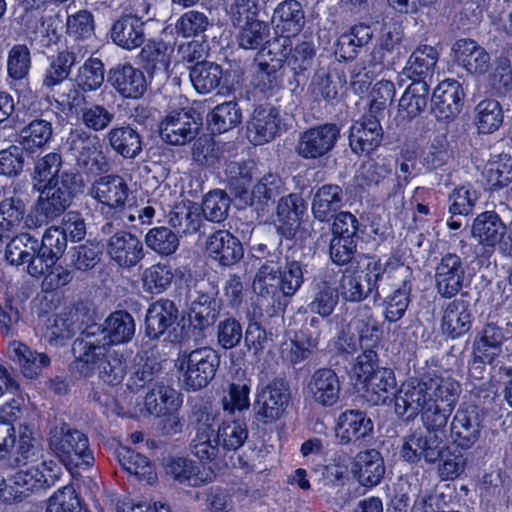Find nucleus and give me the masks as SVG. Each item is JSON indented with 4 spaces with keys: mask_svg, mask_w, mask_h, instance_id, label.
<instances>
[{
    "mask_svg": "<svg viewBox=\"0 0 512 512\" xmlns=\"http://www.w3.org/2000/svg\"><path fill=\"white\" fill-rule=\"evenodd\" d=\"M352 473L359 484L366 488L380 484L386 473L381 453L376 449L358 452L352 463Z\"/></svg>",
    "mask_w": 512,
    "mask_h": 512,
    "instance_id": "obj_28",
    "label": "nucleus"
},
{
    "mask_svg": "<svg viewBox=\"0 0 512 512\" xmlns=\"http://www.w3.org/2000/svg\"><path fill=\"white\" fill-rule=\"evenodd\" d=\"M114 112L103 104L89 103L77 117L78 121L89 131L101 132L114 120Z\"/></svg>",
    "mask_w": 512,
    "mask_h": 512,
    "instance_id": "obj_62",
    "label": "nucleus"
},
{
    "mask_svg": "<svg viewBox=\"0 0 512 512\" xmlns=\"http://www.w3.org/2000/svg\"><path fill=\"white\" fill-rule=\"evenodd\" d=\"M383 140V129L379 117L364 113L354 121L349 129V146L358 156H370L378 149Z\"/></svg>",
    "mask_w": 512,
    "mask_h": 512,
    "instance_id": "obj_18",
    "label": "nucleus"
},
{
    "mask_svg": "<svg viewBox=\"0 0 512 512\" xmlns=\"http://www.w3.org/2000/svg\"><path fill=\"white\" fill-rule=\"evenodd\" d=\"M26 205L20 196L5 197L0 202V230L18 232L22 224L26 226Z\"/></svg>",
    "mask_w": 512,
    "mask_h": 512,
    "instance_id": "obj_50",
    "label": "nucleus"
},
{
    "mask_svg": "<svg viewBox=\"0 0 512 512\" xmlns=\"http://www.w3.org/2000/svg\"><path fill=\"white\" fill-rule=\"evenodd\" d=\"M206 251L211 259L223 267H231L244 256L241 241L228 230H217L206 241Z\"/></svg>",
    "mask_w": 512,
    "mask_h": 512,
    "instance_id": "obj_23",
    "label": "nucleus"
},
{
    "mask_svg": "<svg viewBox=\"0 0 512 512\" xmlns=\"http://www.w3.org/2000/svg\"><path fill=\"white\" fill-rule=\"evenodd\" d=\"M40 243V262H44L45 271L54 266L67 249L68 240L57 226H51L44 232Z\"/></svg>",
    "mask_w": 512,
    "mask_h": 512,
    "instance_id": "obj_45",
    "label": "nucleus"
},
{
    "mask_svg": "<svg viewBox=\"0 0 512 512\" xmlns=\"http://www.w3.org/2000/svg\"><path fill=\"white\" fill-rule=\"evenodd\" d=\"M110 262L122 270H131L145 257L144 244L135 234L126 230L114 232L106 241Z\"/></svg>",
    "mask_w": 512,
    "mask_h": 512,
    "instance_id": "obj_13",
    "label": "nucleus"
},
{
    "mask_svg": "<svg viewBox=\"0 0 512 512\" xmlns=\"http://www.w3.org/2000/svg\"><path fill=\"white\" fill-rule=\"evenodd\" d=\"M95 179L90 188V196L97 202V209L106 222L102 225L103 234L114 230L113 222L122 220L127 207L130 189L123 177L109 174Z\"/></svg>",
    "mask_w": 512,
    "mask_h": 512,
    "instance_id": "obj_5",
    "label": "nucleus"
},
{
    "mask_svg": "<svg viewBox=\"0 0 512 512\" xmlns=\"http://www.w3.org/2000/svg\"><path fill=\"white\" fill-rule=\"evenodd\" d=\"M61 475L60 466L54 461H43L37 466L20 469L13 477L14 498L21 501L30 493L45 491L53 487Z\"/></svg>",
    "mask_w": 512,
    "mask_h": 512,
    "instance_id": "obj_8",
    "label": "nucleus"
},
{
    "mask_svg": "<svg viewBox=\"0 0 512 512\" xmlns=\"http://www.w3.org/2000/svg\"><path fill=\"white\" fill-rule=\"evenodd\" d=\"M203 125V119L194 108L173 110L159 124L162 140L179 146L194 140Z\"/></svg>",
    "mask_w": 512,
    "mask_h": 512,
    "instance_id": "obj_9",
    "label": "nucleus"
},
{
    "mask_svg": "<svg viewBox=\"0 0 512 512\" xmlns=\"http://www.w3.org/2000/svg\"><path fill=\"white\" fill-rule=\"evenodd\" d=\"M173 51V47L163 39H148L141 46L138 63L151 82L156 80L164 84L169 80Z\"/></svg>",
    "mask_w": 512,
    "mask_h": 512,
    "instance_id": "obj_12",
    "label": "nucleus"
},
{
    "mask_svg": "<svg viewBox=\"0 0 512 512\" xmlns=\"http://www.w3.org/2000/svg\"><path fill=\"white\" fill-rule=\"evenodd\" d=\"M297 254L302 256L297 249H289L283 257L272 256L260 265L254 282L261 293L275 295L281 292L284 296H292L300 289L307 265L297 259Z\"/></svg>",
    "mask_w": 512,
    "mask_h": 512,
    "instance_id": "obj_3",
    "label": "nucleus"
},
{
    "mask_svg": "<svg viewBox=\"0 0 512 512\" xmlns=\"http://www.w3.org/2000/svg\"><path fill=\"white\" fill-rule=\"evenodd\" d=\"M7 352L9 358L20 367L22 374L30 379L37 377L44 368L50 365L48 355L32 351L20 341H11Z\"/></svg>",
    "mask_w": 512,
    "mask_h": 512,
    "instance_id": "obj_35",
    "label": "nucleus"
},
{
    "mask_svg": "<svg viewBox=\"0 0 512 512\" xmlns=\"http://www.w3.org/2000/svg\"><path fill=\"white\" fill-rule=\"evenodd\" d=\"M237 35L239 47L245 50H264V46L270 41V26L264 20L249 22L238 26Z\"/></svg>",
    "mask_w": 512,
    "mask_h": 512,
    "instance_id": "obj_52",
    "label": "nucleus"
},
{
    "mask_svg": "<svg viewBox=\"0 0 512 512\" xmlns=\"http://www.w3.org/2000/svg\"><path fill=\"white\" fill-rule=\"evenodd\" d=\"M340 137V128L335 123H324L304 130L296 144L297 154L306 160H315L327 155Z\"/></svg>",
    "mask_w": 512,
    "mask_h": 512,
    "instance_id": "obj_14",
    "label": "nucleus"
},
{
    "mask_svg": "<svg viewBox=\"0 0 512 512\" xmlns=\"http://www.w3.org/2000/svg\"><path fill=\"white\" fill-rule=\"evenodd\" d=\"M255 61L251 85L264 97L276 95L284 87L285 60L268 50Z\"/></svg>",
    "mask_w": 512,
    "mask_h": 512,
    "instance_id": "obj_16",
    "label": "nucleus"
},
{
    "mask_svg": "<svg viewBox=\"0 0 512 512\" xmlns=\"http://www.w3.org/2000/svg\"><path fill=\"white\" fill-rule=\"evenodd\" d=\"M107 144L115 154L125 160L136 159L143 151V136L131 124L112 127L106 134Z\"/></svg>",
    "mask_w": 512,
    "mask_h": 512,
    "instance_id": "obj_25",
    "label": "nucleus"
},
{
    "mask_svg": "<svg viewBox=\"0 0 512 512\" xmlns=\"http://www.w3.org/2000/svg\"><path fill=\"white\" fill-rule=\"evenodd\" d=\"M102 254L99 243L88 240L71 248L70 264L77 271L88 272L100 263Z\"/></svg>",
    "mask_w": 512,
    "mask_h": 512,
    "instance_id": "obj_57",
    "label": "nucleus"
},
{
    "mask_svg": "<svg viewBox=\"0 0 512 512\" xmlns=\"http://www.w3.org/2000/svg\"><path fill=\"white\" fill-rule=\"evenodd\" d=\"M105 81V66L100 58L90 56L78 68L75 83L84 91L94 92Z\"/></svg>",
    "mask_w": 512,
    "mask_h": 512,
    "instance_id": "obj_53",
    "label": "nucleus"
},
{
    "mask_svg": "<svg viewBox=\"0 0 512 512\" xmlns=\"http://www.w3.org/2000/svg\"><path fill=\"white\" fill-rule=\"evenodd\" d=\"M227 183L236 196L247 194L252 184V168L245 162L231 161L227 164Z\"/></svg>",
    "mask_w": 512,
    "mask_h": 512,
    "instance_id": "obj_64",
    "label": "nucleus"
},
{
    "mask_svg": "<svg viewBox=\"0 0 512 512\" xmlns=\"http://www.w3.org/2000/svg\"><path fill=\"white\" fill-rule=\"evenodd\" d=\"M435 287L444 298H451L462 289L465 263L456 253L443 254L435 267Z\"/></svg>",
    "mask_w": 512,
    "mask_h": 512,
    "instance_id": "obj_20",
    "label": "nucleus"
},
{
    "mask_svg": "<svg viewBox=\"0 0 512 512\" xmlns=\"http://www.w3.org/2000/svg\"><path fill=\"white\" fill-rule=\"evenodd\" d=\"M189 322H145V335L151 340L162 339L164 342L181 343L188 339V333L195 330Z\"/></svg>",
    "mask_w": 512,
    "mask_h": 512,
    "instance_id": "obj_47",
    "label": "nucleus"
},
{
    "mask_svg": "<svg viewBox=\"0 0 512 512\" xmlns=\"http://www.w3.org/2000/svg\"><path fill=\"white\" fill-rule=\"evenodd\" d=\"M273 20L276 31L284 39V46L292 45L290 39L297 36L305 25V14L302 5L297 0H285L274 10Z\"/></svg>",
    "mask_w": 512,
    "mask_h": 512,
    "instance_id": "obj_29",
    "label": "nucleus"
},
{
    "mask_svg": "<svg viewBox=\"0 0 512 512\" xmlns=\"http://www.w3.org/2000/svg\"><path fill=\"white\" fill-rule=\"evenodd\" d=\"M487 189L491 192L499 191L512 183V157H499L490 161L483 172Z\"/></svg>",
    "mask_w": 512,
    "mask_h": 512,
    "instance_id": "obj_54",
    "label": "nucleus"
},
{
    "mask_svg": "<svg viewBox=\"0 0 512 512\" xmlns=\"http://www.w3.org/2000/svg\"><path fill=\"white\" fill-rule=\"evenodd\" d=\"M232 199L225 190L213 189L203 196L200 213L204 220L212 223H222L227 217Z\"/></svg>",
    "mask_w": 512,
    "mask_h": 512,
    "instance_id": "obj_46",
    "label": "nucleus"
},
{
    "mask_svg": "<svg viewBox=\"0 0 512 512\" xmlns=\"http://www.w3.org/2000/svg\"><path fill=\"white\" fill-rule=\"evenodd\" d=\"M506 226L495 211H484L476 216L472 235L485 247L494 248L503 238Z\"/></svg>",
    "mask_w": 512,
    "mask_h": 512,
    "instance_id": "obj_40",
    "label": "nucleus"
},
{
    "mask_svg": "<svg viewBox=\"0 0 512 512\" xmlns=\"http://www.w3.org/2000/svg\"><path fill=\"white\" fill-rule=\"evenodd\" d=\"M373 31L369 24L358 23L342 33L336 43L335 54L342 61H353L359 55L361 49L372 39Z\"/></svg>",
    "mask_w": 512,
    "mask_h": 512,
    "instance_id": "obj_37",
    "label": "nucleus"
},
{
    "mask_svg": "<svg viewBox=\"0 0 512 512\" xmlns=\"http://www.w3.org/2000/svg\"><path fill=\"white\" fill-rule=\"evenodd\" d=\"M387 63L369 59L367 62L356 63L351 71L350 86L354 93L368 92L372 82L384 70Z\"/></svg>",
    "mask_w": 512,
    "mask_h": 512,
    "instance_id": "obj_56",
    "label": "nucleus"
},
{
    "mask_svg": "<svg viewBox=\"0 0 512 512\" xmlns=\"http://www.w3.org/2000/svg\"><path fill=\"white\" fill-rule=\"evenodd\" d=\"M342 206V189L335 184H326L318 189L313 203L314 217L321 222L334 217Z\"/></svg>",
    "mask_w": 512,
    "mask_h": 512,
    "instance_id": "obj_43",
    "label": "nucleus"
},
{
    "mask_svg": "<svg viewBox=\"0 0 512 512\" xmlns=\"http://www.w3.org/2000/svg\"><path fill=\"white\" fill-rule=\"evenodd\" d=\"M168 223L179 237L196 233L205 234V231L201 230L204 227V219L199 208L191 201H181L172 206L168 213Z\"/></svg>",
    "mask_w": 512,
    "mask_h": 512,
    "instance_id": "obj_32",
    "label": "nucleus"
},
{
    "mask_svg": "<svg viewBox=\"0 0 512 512\" xmlns=\"http://www.w3.org/2000/svg\"><path fill=\"white\" fill-rule=\"evenodd\" d=\"M122 468L129 474L136 476L140 481L152 484L157 476L150 461L144 455L128 449L121 448L117 453Z\"/></svg>",
    "mask_w": 512,
    "mask_h": 512,
    "instance_id": "obj_48",
    "label": "nucleus"
},
{
    "mask_svg": "<svg viewBox=\"0 0 512 512\" xmlns=\"http://www.w3.org/2000/svg\"><path fill=\"white\" fill-rule=\"evenodd\" d=\"M72 351L74 361L71 363V370L80 376L90 377L97 375L102 367L107 353L106 346L98 345L91 340H75Z\"/></svg>",
    "mask_w": 512,
    "mask_h": 512,
    "instance_id": "obj_27",
    "label": "nucleus"
},
{
    "mask_svg": "<svg viewBox=\"0 0 512 512\" xmlns=\"http://www.w3.org/2000/svg\"><path fill=\"white\" fill-rule=\"evenodd\" d=\"M453 61L472 75H484L490 67V55L475 40L462 38L452 46Z\"/></svg>",
    "mask_w": 512,
    "mask_h": 512,
    "instance_id": "obj_22",
    "label": "nucleus"
},
{
    "mask_svg": "<svg viewBox=\"0 0 512 512\" xmlns=\"http://www.w3.org/2000/svg\"><path fill=\"white\" fill-rule=\"evenodd\" d=\"M108 85L123 99L139 100L152 83L141 67L130 62L116 63L107 72Z\"/></svg>",
    "mask_w": 512,
    "mask_h": 512,
    "instance_id": "obj_10",
    "label": "nucleus"
},
{
    "mask_svg": "<svg viewBox=\"0 0 512 512\" xmlns=\"http://www.w3.org/2000/svg\"><path fill=\"white\" fill-rule=\"evenodd\" d=\"M173 279L174 272L170 264L156 263L144 270L142 286L150 294H161L170 287Z\"/></svg>",
    "mask_w": 512,
    "mask_h": 512,
    "instance_id": "obj_58",
    "label": "nucleus"
},
{
    "mask_svg": "<svg viewBox=\"0 0 512 512\" xmlns=\"http://www.w3.org/2000/svg\"><path fill=\"white\" fill-rule=\"evenodd\" d=\"M242 109L235 100L216 105L207 115V129L211 135L224 134L242 123Z\"/></svg>",
    "mask_w": 512,
    "mask_h": 512,
    "instance_id": "obj_39",
    "label": "nucleus"
},
{
    "mask_svg": "<svg viewBox=\"0 0 512 512\" xmlns=\"http://www.w3.org/2000/svg\"><path fill=\"white\" fill-rule=\"evenodd\" d=\"M451 438L462 449L471 448L480 438L482 425L475 406L459 408L451 422Z\"/></svg>",
    "mask_w": 512,
    "mask_h": 512,
    "instance_id": "obj_24",
    "label": "nucleus"
},
{
    "mask_svg": "<svg viewBox=\"0 0 512 512\" xmlns=\"http://www.w3.org/2000/svg\"><path fill=\"white\" fill-rule=\"evenodd\" d=\"M133 13L123 14L111 28L113 43L122 49L131 51L145 43V22L143 17L148 15L150 3L147 0H129Z\"/></svg>",
    "mask_w": 512,
    "mask_h": 512,
    "instance_id": "obj_7",
    "label": "nucleus"
},
{
    "mask_svg": "<svg viewBox=\"0 0 512 512\" xmlns=\"http://www.w3.org/2000/svg\"><path fill=\"white\" fill-rule=\"evenodd\" d=\"M365 282L356 275L355 271L346 268L339 280V285L336 288L337 294H340L343 299L350 302H360L369 295L373 296L371 291H366Z\"/></svg>",
    "mask_w": 512,
    "mask_h": 512,
    "instance_id": "obj_63",
    "label": "nucleus"
},
{
    "mask_svg": "<svg viewBox=\"0 0 512 512\" xmlns=\"http://www.w3.org/2000/svg\"><path fill=\"white\" fill-rule=\"evenodd\" d=\"M446 436L426 431L423 433H414L404 442L401 455L411 463H417L424 459L427 463H435L439 460L447 448L444 440Z\"/></svg>",
    "mask_w": 512,
    "mask_h": 512,
    "instance_id": "obj_19",
    "label": "nucleus"
},
{
    "mask_svg": "<svg viewBox=\"0 0 512 512\" xmlns=\"http://www.w3.org/2000/svg\"><path fill=\"white\" fill-rule=\"evenodd\" d=\"M502 354V348L475 340L473 343V358L469 364V374L475 379L483 378L485 365H496Z\"/></svg>",
    "mask_w": 512,
    "mask_h": 512,
    "instance_id": "obj_59",
    "label": "nucleus"
},
{
    "mask_svg": "<svg viewBox=\"0 0 512 512\" xmlns=\"http://www.w3.org/2000/svg\"><path fill=\"white\" fill-rule=\"evenodd\" d=\"M429 85L426 81L412 82L402 94L398 103V115L403 120H412L427 107Z\"/></svg>",
    "mask_w": 512,
    "mask_h": 512,
    "instance_id": "obj_42",
    "label": "nucleus"
},
{
    "mask_svg": "<svg viewBox=\"0 0 512 512\" xmlns=\"http://www.w3.org/2000/svg\"><path fill=\"white\" fill-rule=\"evenodd\" d=\"M465 92L462 83L447 78L438 83L430 101V113L438 122L449 124L461 113Z\"/></svg>",
    "mask_w": 512,
    "mask_h": 512,
    "instance_id": "obj_11",
    "label": "nucleus"
},
{
    "mask_svg": "<svg viewBox=\"0 0 512 512\" xmlns=\"http://www.w3.org/2000/svg\"><path fill=\"white\" fill-rule=\"evenodd\" d=\"M315 55L316 49L313 41L302 40L296 43L288 54L280 57L285 60V64L292 72V76L287 79L291 91L295 92L306 84L310 77Z\"/></svg>",
    "mask_w": 512,
    "mask_h": 512,
    "instance_id": "obj_21",
    "label": "nucleus"
},
{
    "mask_svg": "<svg viewBox=\"0 0 512 512\" xmlns=\"http://www.w3.org/2000/svg\"><path fill=\"white\" fill-rule=\"evenodd\" d=\"M373 432V422L365 412L346 410L338 417L336 437L341 444L363 439Z\"/></svg>",
    "mask_w": 512,
    "mask_h": 512,
    "instance_id": "obj_33",
    "label": "nucleus"
},
{
    "mask_svg": "<svg viewBox=\"0 0 512 512\" xmlns=\"http://www.w3.org/2000/svg\"><path fill=\"white\" fill-rule=\"evenodd\" d=\"M280 114L277 108L257 107L247 123V135L254 145H263L273 140L280 129Z\"/></svg>",
    "mask_w": 512,
    "mask_h": 512,
    "instance_id": "obj_30",
    "label": "nucleus"
},
{
    "mask_svg": "<svg viewBox=\"0 0 512 512\" xmlns=\"http://www.w3.org/2000/svg\"><path fill=\"white\" fill-rule=\"evenodd\" d=\"M356 275L366 284V291H371L373 297L379 296V281L383 275L381 273V258L376 254L358 255L353 267Z\"/></svg>",
    "mask_w": 512,
    "mask_h": 512,
    "instance_id": "obj_51",
    "label": "nucleus"
},
{
    "mask_svg": "<svg viewBox=\"0 0 512 512\" xmlns=\"http://www.w3.org/2000/svg\"><path fill=\"white\" fill-rule=\"evenodd\" d=\"M63 160L61 154L49 152L35 162L32 179L34 186L42 188L52 182L59 180L61 175Z\"/></svg>",
    "mask_w": 512,
    "mask_h": 512,
    "instance_id": "obj_55",
    "label": "nucleus"
},
{
    "mask_svg": "<svg viewBox=\"0 0 512 512\" xmlns=\"http://www.w3.org/2000/svg\"><path fill=\"white\" fill-rule=\"evenodd\" d=\"M146 246L159 256L173 255L180 245V237L172 228L156 226L145 235Z\"/></svg>",
    "mask_w": 512,
    "mask_h": 512,
    "instance_id": "obj_49",
    "label": "nucleus"
},
{
    "mask_svg": "<svg viewBox=\"0 0 512 512\" xmlns=\"http://www.w3.org/2000/svg\"><path fill=\"white\" fill-rule=\"evenodd\" d=\"M53 135V127L51 121L34 118L29 121L19 131V145L25 150V153L34 157L40 154L49 144Z\"/></svg>",
    "mask_w": 512,
    "mask_h": 512,
    "instance_id": "obj_34",
    "label": "nucleus"
},
{
    "mask_svg": "<svg viewBox=\"0 0 512 512\" xmlns=\"http://www.w3.org/2000/svg\"><path fill=\"white\" fill-rule=\"evenodd\" d=\"M217 438L221 443L224 452L226 450H237L248 437L246 424L239 420H222L217 431Z\"/></svg>",
    "mask_w": 512,
    "mask_h": 512,
    "instance_id": "obj_61",
    "label": "nucleus"
},
{
    "mask_svg": "<svg viewBox=\"0 0 512 512\" xmlns=\"http://www.w3.org/2000/svg\"><path fill=\"white\" fill-rule=\"evenodd\" d=\"M289 385L283 379H275L266 385L253 403L254 417L262 423H271L279 419L288 406Z\"/></svg>",
    "mask_w": 512,
    "mask_h": 512,
    "instance_id": "obj_15",
    "label": "nucleus"
},
{
    "mask_svg": "<svg viewBox=\"0 0 512 512\" xmlns=\"http://www.w3.org/2000/svg\"><path fill=\"white\" fill-rule=\"evenodd\" d=\"M504 121L500 102L493 98L481 100L474 108L473 123L478 134L490 135L498 131Z\"/></svg>",
    "mask_w": 512,
    "mask_h": 512,
    "instance_id": "obj_41",
    "label": "nucleus"
},
{
    "mask_svg": "<svg viewBox=\"0 0 512 512\" xmlns=\"http://www.w3.org/2000/svg\"><path fill=\"white\" fill-rule=\"evenodd\" d=\"M69 140L78 171H63L59 180L37 189L39 197L26 218L28 229L45 226L64 214L83 186L81 174H85L87 181H90L91 177L106 171L107 160L96 134L76 129L70 134Z\"/></svg>",
    "mask_w": 512,
    "mask_h": 512,
    "instance_id": "obj_1",
    "label": "nucleus"
},
{
    "mask_svg": "<svg viewBox=\"0 0 512 512\" xmlns=\"http://www.w3.org/2000/svg\"><path fill=\"white\" fill-rule=\"evenodd\" d=\"M189 77L195 90L199 94H207L217 88L230 91L226 84L225 72L221 65L203 60L190 67Z\"/></svg>",
    "mask_w": 512,
    "mask_h": 512,
    "instance_id": "obj_31",
    "label": "nucleus"
},
{
    "mask_svg": "<svg viewBox=\"0 0 512 512\" xmlns=\"http://www.w3.org/2000/svg\"><path fill=\"white\" fill-rule=\"evenodd\" d=\"M364 384L367 391L373 395L371 401L375 404H384L388 394L393 393L396 387L394 372L389 368H377Z\"/></svg>",
    "mask_w": 512,
    "mask_h": 512,
    "instance_id": "obj_60",
    "label": "nucleus"
},
{
    "mask_svg": "<svg viewBox=\"0 0 512 512\" xmlns=\"http://www.w3.org/2000/svg\"><path fill=\"white\" fill-rule=\"evenodd\" d=\"M459 384L450 378L410 380L395 395V412L406 420L420 412L426 430L446 436V426L454 410Z\"/></svg>",
    "mask_w": 512,
    "mask_h": 512,
    "instance_id": "obj_2",
    "label": "nucleus"
},
{
    "mask_svg": "<svg viewBox=\"0 0 512 512\" xmlns=\"http://www.w3.org/2000/svg\"><path fill=\"white\" fill-rule=\"evenodd\" d=\"M438 59L439 52L434 46L420 44L409 56L404 73L412 82L426 81L433 76Z\"/></svg>",
    "mask_w": 512,
    "mask_h": 512,
    "instance_id": "obj_36",
    "label": "nucleus"
},
{
    "mask_svg": "<svg viewBox=\"0 0 512 512\" xmlns=\"http://www.w3.org/2000/svg\"><path fill=\"white\" fill-rule=\"evenodd\" d=\"M74 47L59 50L56 55L48 58L49 64L43 76V86L53 89L69 78L72 68L80 62Z\"/></svg>",
    "mask_w": 512,
    "mask_h": 512,
    "instance_id": "obj_38",
    "label": "nucleus"
},
{
    "mask_svg": "<svg viewBox=\"0 0 512 512\" xmlns=\"http://www.w3.org/2000/svg\"><path fill=\"white\" fill-rule=\"evenodd\" d=\"M220 356L210 347L181 350L174 361L181 386L187 391H199L215 378Z\"/></svg>",
    "mask_w": 512,
    "mask_h": 512,
    "instance_id": "obj_4",
    "label": "nucleus"
},
{
    "mask_svg": "<svg viewBox=\"0 0 512 512\" xmlns=\"http://www.w3.org/2000/svg\"><path fill=\"white\" fill-rule=\"evenodd\" d=\"M49 449L68 468L89 466L94 461L88 437L66 423L49 431Z\"/></svg>",
    "mask_w": 512,
    "mask_h": 512,
    "instance_id": "obj_6",
    "label": "nucleus"
},
{
    "mask_svg": "<svg viewBox=\"0 0 512 512\" xmlns=\"http://www.w3.org/2000/svg\"><path fill=\"white\" fill-rule=\"evenodd\" d=\"M166 473L178 483L192 487L200 486L213 478V472L206 473L204 476L199 466L187 458L171 459L166 466Z\"/></svg>",
    "mask_w": 512,
    "mask_h": 512,
    "instance_id": "obj_44",
    "label": "nucleus"
},
{
    "mask_svg": "<svg viewBox=\"0 0 512 512\" xmlns=\"http://www.w3.org/2000/svg\"><path fill=\"white\" fill-rule=\"evenodd\" d=\"M341 385L337 374L328 368L316 370L307 384V395L322 407L334 406L340 397Z\"/></svg>",
    "mask_w": 512,
    "mask_h": 512,
    "instance_id": "obj_26",
    "label": "nucleus"
},
{
    "mask_svg": "<svg viewBox=\"0 0 512 512\" xmlns=\"http://www.w3.org/2000/svg\"><path fill=\"white\" fill-rule=\"evenodd\" d=\"M308 218V204L299 193L280 197L276 206L277 233L287 239L295 238L301 224Z\"/></svg>",
    "mask_w": 512,
    "mask_h": 512,
    "instance_id": "obj_17",
    "label": "nucleus"
}]
</instances>
